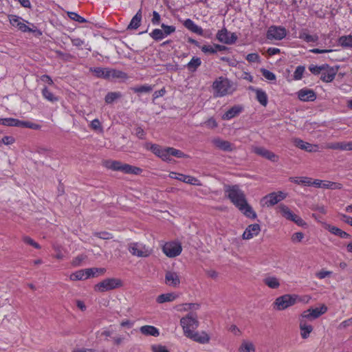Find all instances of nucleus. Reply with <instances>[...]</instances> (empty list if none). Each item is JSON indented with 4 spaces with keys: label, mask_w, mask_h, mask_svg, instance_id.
I'll list each match as a JSON object with an SVG mask.
<instances>
[{
    "label": "nucleus",
    "mask_w": 352,
    "mask_h": 352,
    "mask_svg": "<svg viewBox=\"0 0 352 352\" xmlns=\"http://www.w3.org/2000/svg\"><path fill=\"white\" fill-rule=\"evenodd\" d=\"M17 119L8 118H0V124L10 126H16Z\"/></svg>",
    "instance_id": "nucleus-43"
},
{
    "label": "nucleus",
    "mask_w": 352,
    "mask_h": 352,
    "mask_svg": "<svg viewBox=\"0 0 352 352\" xmlns=\"http://www.w3.org/2000/svg\"><path fill=\"white\" fill-rule=\"evenodd\" d=\"M327 311V307L325 305H322L320 307L310 308L301 314V318L305 319L314 320L319 318L322 314Z\"/></svg>",
    "instance_id": "nucleus-11"
},
{
    "label": "nucleus",
    "mask_w": 352,
    "mask_h": 352,
    "mask_svg": "<svg viewBox=\"0 0 352 352\" xmlns=\"http://www.w3.org/2000/svg\"><path fill=\"white\" fill-rule=\"evenodd\" d=\"M185 336L200 344H207L210 342V336L205 331L199 333L198 331H191Z\"/></svg>",
    "instance_id": "nucleus-16"
},
{
    "label": "nucleus",
    "mask_w": 352,
    "mask_h": 352,
    "mask_svg": "<svg viewBox=\"0 0 352 352\" xmlns=\"http://www.w3.org/2000/svg\"><path fill=\"white\" fill-rule=\"evenodd\" d=\"M261 231V227L258 224L254 223L248 226L243 234V239H250L257 236Z\"/></svg>",
    "instance_id": "nucleus-22"
},
{
    "label": "nucleus",
    "mask_w": 352,
    "mask_h": 352,
    "mask_svg": "<svg viewBox=\"0 0 352 352\" xmlns=\"http://www.w3.org/2000/svg\"><path fill=\"white\" fill-rule=\"evenodd\" d=\"M243 111V107L240 104H236L229 109L222 116L221 118L223 120H229L239 115Z\"/></svg>",
    "instance_id": "nucleus-23"
},
{
    "label": "nucleus",
    "mask_w": 352,
    "mask_h": 352,
    "mask_svg": "<svg viewBox=\"0 0 352 352\" xmlns=\"http://www.w3.org/2000/svg\"><path fill=\"white\" fill-rule=\"evenodd\" d=\"M122 280L118 278H108L100 281L94 286V290L98 292H105L122 287Z\"/></svg>",
    "instance_id": "nucleus-4"
},
{
    "label": "nucleus",
    "mask_w": 352,
    "mask_h": 352,
    "mask_svg": "<svg viewBox=\"0 0 352 352\" xmlns=\"http://www.w3.org/2000/svg\"><path fill=\"white\" fill-rule=\"evenodd\" d=\"M287 30L282 26L272 25L267 32V38L271 41H280L285 37Z\"/></svg>",
    "instance_id": "nucleus-9"
},
{
    "label": "nucleus",
    "mask_w": 352,
    "mask_h": 352,
    "mask_svg": "<svg viewBox=\"0 0 352 352\" xmlns=\"http://www.w3.org/2000/svg\"><path fill=\"white\" fill-rule=\"evenodd\" d=\"M42 95L45 99L51 102H56L58 101V98L51 92L46 87H43L42 89Z\"/></svg>",
    "instance_id": "nucleus-36"
},
{
    "label": "nucleus",
    "mask_w": 352,
    "mask_h": 352,
    "mask_svg": "<svg viewBox=\"0 0 352 352\" xmlns=\"http://www.w3.org/2000/svg\"><path fill=\"white\" fill-rule=\"evenodd\" d=\"M128 250L132 255L138 257H148L152 253L150 248L138 242L130 243L128 245Z\"/></svg>",
    "instance_id": "nucleus-6"
},
{
    "label": "nucleus",
    "mask_w": 352,
    "mask_h": 352,
    "mask_svg": "<svg viewBox=\"0 0 352 352\" xmlns=\"http://www.w3.org/2000/svg\"><path fill=\"white\" fill-rule=\"evenodd\" d=\"M169 151H170V153L171 156H175L178 158H185V157H188L187 155H186L182 151L174 148L173 147H170Z\"/></svg>",
    "instance_id": "nucleus-50"
},
{
    "label": "nucleus",
    "mask_w": 352,
    "mask_h": 352,
    "mask_svg": "<svg viewBox=\"0 0 352 352\" xmlns=\"http://www.w3.org/2000/svg\"><path fill=\"white\" fill-rule=\"evenodd\" d=\"M104 165L109 169L127 174L139 175L142 172V169L138 167L123 164L119 161L107 160L104 162Z\"/></svg>",
    "instance_id": "nucleus-3"
},
{
    "label": "nucleus",
    "mask_w": 352,
    "mask_h": 352,
    "mask_svg": "<svg viewBox=\"0 0 352 352\" xmlns=\"http://www.w3.org/2000/svg\"><path fill=\"white\" fill-rule=\"evenodd\" d=\"M140 331L144 336L157 337L160 335L159 330L154 326L144 325L140 328Z\"/></svg>",
    "instance_id": "nucleus-27"
},
{
    "label": "nucleus",
    "mask_w": 352,
    "mask_h": 352,
    "mask_svg": "<svg viewBox=\"0 0 352 352\" xmlns=\"http://www.w3.org/2000/svg\"><path fill=\"white\" fill-rule=\"evenodd\" d=\"M322 188H327V189H332V190L342 189V184L340 183H338V182L324 181Z\"/></svg>",
    "instance_id": "nucleus-41"
},
{
    "label": "nucleus",
    "mask_w": 352,
    "mask_h": 352,
    "mask_svg": "<svg viewBox=\"0 0 352 352\" xmlns=\"http://www.w3.org/2000/svg\"><path fill=\"white\" fill-rule=\"evenodd\" d=\"M299 328L300 336L302 339L308 338L314 329L313 327L307 322L306 319L301 317L299 319Z\"/></svg>",
    "instance_id": "nucleus-21"
},
{
    "label": "nucleus",
    "mask_w": 352,
    "mask_h": 352,
    "mask_svg": "<svg viewBox=\"0 0 352 352\" xmlns=\"http://www.w3.org/2000/svg\"><path fill=\"white\" fill-rule=\"evenodd\" d=\"M298 37L307 43L316 42L318 39V37L316 34H309L307 30L301 31L299 33Z\"/></svg>",
    "instance_id": "nucleus-32"
},
{
    "label": "nucleus",
    "mask_w": 352,
    "mask_h": 352,
    "mask_svg": "<svg viewBox=\"0 0 352 352\" xmlns=\"http://www.w3.org/2000/svg\"><path fill=\"white\" fill-rule=\"evenodd\" d=\"M153 352H169V351L164 346L153 345L152 346Z\"/></svg>",
    "instance_id": "nucleus-64"
},
{
    "label": "nucleus",
    "mask_w": 352,
    "mask_h": 352,
    "mask_svg": "<svg viewBox=\"0 0 352 352\" xmlns=\"http://www.w3.org/2000/svg\"><path fill=\"white\" fill-rule=\"evenodd\" d=\"M17 127L29 128L34 130L40 129L41 126L36 123L30 122L28 121H22L17 119Z\"/></svg>",
    "instance_id": "nucleus-37"
},
{
    "label": "nucleus",
    "mask_w": 352,
    "mask_h": 352,
    "mask_svg": "<svg viewBox=\"0 0 352 352\" xmlns=\"http://www.w3.org/2000/svg\"><path fill=\"white\" fill-rule=\"evenodd\" d=\"M23 241L24 243H25L26 244H28L30 245H32L33 246L34 248H36V249H40L41 248V246L40 245L36 243V241H34L32 238H30V236H25L23 237Z\"/></svg>",
    "instance_id": "nucleus-53"
},
{
    "label": "nucleus",
    "mask_w": 352,
    "mask_h": 352,
    "mask_svg": "<svg viewBox=\"0 0 352 352\" xmlns=\"http://www.w3.org/2000/svg\"><path fill=\"white\" fill-rule=\"evenodd\" d=\"M16 28L22 32L32 33L35 36H39L42 32L33 23H30V26L27 25L26 23H16Z\"/></svg>",
    "instance_id": "nucleus-25"
},
{
    "label": "nucleus",
    "mask_w": 352,
    "mask_h": 352,
    "mask_svg": "<svg viewBox=\"0 0 352 352\" xmlns=\"http://www.w3.org/2000/svg\"><path fill=\"white\" fill-rule=\"evenodd\" d=\"M332 274V272L331 271H325V270H321L316 274V276L320 278L323 279L326 278L327 276H330Z\"/></svg>",
    "instance_id": "nucleus-63"
},
{
    "label": "nucleus",
    "mask_w": 352,
    "mask_h": 352,
    "mask_svg": "<svg viewBox=\"0 0 352 352\" xmlns=\"http://www.w3.org/2000/svg\"><path fill=\"white\" fill-rule=\"evenodd\" d=\"M326 229H327L331 233L339 236L341 238L346 239L351 237V235L348 233H346L344 231H342L341 229L338 228V227L327 225L326 226Z\"/></svg>",
    "instance_id": "nucleus-28"
},
{
    "label": "nucleus",
    "mask_w": 352,
    "mask_h": 352,
    "mask_svg": "<svg viewBox=\"0 0 352 352\" xmlns=\"http://www.w3.org/2000/svg\"><path fill=\"white\" fill-rule=\"evenodd\" d=\"M164 283L172 287H178L180 285V278L177 272L167 271L165 274Z\"/></svg>",
    "instance_id": "nucleus-18"
},
{
    "label": "nucleus",
    "mask_w": 352,
    "mask_h": 352,
    "mask_svg": "<svg viewBox=\"0 0 352 352\" xmlns=\"http://www.w3.org/2000/svg\"><path fill=\"white\" fill-rule=\"evenodd\" d=\"M285 198L286 194L282 191H278L277 192H274L267 195L263 199L265 201V205L267 206H272Z\"/></svg>",
    "instance_id": "nucleus-12"
},
{
    "label": "nucleus",
    "mask_w": 352,
    "mask_h": 352,
    "mask_svg": "<svg viewBox=\"0 0 352 352\" xmlns=\"http://www.w3.org/2000/svg\"><path fill=\"white\" fill-rule=\"evenodd\" d=\"M214 47V45H204L201 47V50H202V52H204L205 53L214 54V53H216L215 48Z\"/></svg>",
    "instance_id": "nucleus-61"
},
{
    "label": "nucleus",
    "mask_w": 352,
    "mask_h": 352,
    "mask_svg": "<svg viewBox=\"0 0 352 352\" xmlns=\"http://www.w3.org/2000/svg\"><path fill=\"white\" fill-rule=\"evenodd\" d=\"M280 212L285 219L292 221L293 218L295 217V214H294L292 210L285 205L280 204L278 206Z\"/></svg>",
    "instance_id": "nucleus-31"
},
{
    "label": "nucleus",
    "mask_w": 352,
    "mask_h": 352,
    "mask_svg": "<svg viewBox=\"0 0 352 352\" xmlns=\"http://www.w3.org/2000/svg\"><path fill=\"white\" fill-rule=\"evenodd\" d=\"M217 38L220 42L228 45L234 43L237 39L234 33H231L225 28L218 32Z\"/></svg>",
    "instance_id": "nucleus-15"
},
{
    "label": "nucleus",
    "mask_w": 352,
    "mask_h": 352,
    "mask_svg": "<svg viewBox=\"0 0 352 352\" xmlns=\"http://www.w3.org/2000/svg\"><path fill=\"white\" fill-rule=\"evenodd\" d=\"M289 181L296 184H303L305 186H311V179L308 177H290Z\"/></svg>",
    "instance_id": "nucleus-33"
},
{
    "label": "nucleus",
    "mask_w": 352,
    "mask_h": 352,
    "mask_svg": "<svg viewBox=\"0 0 352 352\" xmlns=\"http://www.w3.org/2000/svg\"><path fill=\"white\" fill-rule=\"evenodd\" d=\"M264 283L272 289H277L280 286L279 280L275 276H267L263 280Z\"/></svg>",
    "instance_id": "nucleus-35"
},
{
    "label": "nucleus",
    "mask_w": 352,
    "mask_h": 352,
    "mask_svg": "<svg viewBox=\"0 0 352 352\" xmlns=\"http://www.w3.org/2000/svg\"><path fill=\"white\" fill-rule=\"evenodd\" d=\"M85 272H87V269L76 271V272L71 274L70 279L72 280L87 279L88 277H87V274L85 273Z\"/></svg>",
    "instance_id": "nucleus-39"
},
{
    "label": "nucleus",
    "mask_w": 352,
    "mask_h": 352,
    "mask_svg": "<svg viewBox=\"0 0 352 352\" xmlns=\"http://www.w3.org/2000/svg\"><path fill=\"white\" fill-rule=\"evenodd\" d=\"M170 147H165L163 148L162 154L159 157L162 158L165 162H170L171 160L170 151H169Z\"/></svg>",
    "instance_id": "nucleus-51"
},
{
    "label": "nucleus",
    "mask_w": 352,
    "mask_h": 352,
    "mask_svg": "<svg viewBox=\"0 0 352 352\" xmlns=\"http://www.w3.org/2000/svg\"><path fill=\"white\" fill-rule=\"evenodd\" d=\"M246 60L250 63H257L260 60V57L256 53L249 54L246 56Z\"/></svg>",
    "instance_id": "nucleus-55"
},
{
    "label": "nucleus",
    "mask_w": 352,
    "mask_h": 352,
    "mask_svg": "<svg viewBox=\"0 0 352 352\" xmlns=\"http://www.w3.org/2000/svg\"><path fill=\"white\" fill-rule=\"evenodd\" d=\"M338 71V67H330L327 65V68L322 71L320 79L325 82H330L333 80Z\"/></svg>",
    "instance_id": "nucleus-19"
},
{
    "label": "nucleus",
    "mask_w": 352,
    "mask_h": 352,
    "mask_svg": "<svg viewBox=\"0 0 352 352\" xmlns=\"http://www.w3.org/2000/svg\"><path fill=\"white\" fill-rule=\"evenodd\" d=\"M298 98L303 102H312L316 99V94L312 89H301L298 91Z\"/></svg>",
    "instance_id": "nucleus-20"
},
{
    "label": "nucleus",
    "mask_w": 352,
    "mask_h": 352,
    "mask_svg": "<svg viewBox=\"0 0 352 352\" xmlns=\"http://www.w3.org/2000/svg\"><path fill=\"white\" fill-rule=\"evenodd\" d=\"M122 96L120 92H109L106 95L104 100L107 104H111L116 100L120 98Z\"/></svg>",
    "instance_id": "nucleus-40"
},
{
    "label": "nucleus",
    "mask_w": 352,
    "mask_h": 352,
    "mask_svg": "<svg viewBox=\"0 0 352 352\" xmlns=\"http://www.w3.org/2000/svg\"><path fill=\"white\" fill-rule=\"evenodd\" d=\"M213 95L215 98H221L232 95L236 90V85L223 76L218 77L212 83Z\"/></svg>",
    "instance_id": "nucleus-2"
},
{
    "label": "nucleus",
    "mask_w": 352,
    "mask_h": 352,
    "mask_svg": "<svg viewBox=\"0 0 352 352\" xmlns=\"http://www.w3.org/2000/svg\"><path fill=\"white\" fill-rule=\"evenodd\" d=\"M340 45L346 47H352V36H344L339 38Z\"/></svg>",
    "instance_id": "nucleus-42"
},
{
    "label": "nucleus",
    "mask_w": 352,
    "mask_h": 352,
    "mask_svg": "<svg viewBox=\"0 0 352 352\" xmlns=\"http://www.w3.org/2000/svg\"><path fill=\"white\" fill-rule=\"evenodd\" d=\"M67 15L69 20L74 21L75 22H88L87 19L80 16L76 12H68Z\"/></svg>",
    "instance_id": "nucleus-46"
},
{
    "label": "nucleus",
    "mask_w": 352,
    "mask_h": 352,
    "mask_svg": "<svg viewBox=\"0 0 352 352\" xmlns=\"http://www.w3.org/2000/svg\"><path fill=\"white\" fill-rule=\"evenodd\" d=\"M253 151L258 155H260L271 162H276L278 160V156L273 152L261 146H256L253 148Z\"/></svg>",
    "instance_id": "nucleus-17"
},
{
    "label": "nucleus",
    "mask_w": 352,
    "mask_h": 352,
    "mask_svg": "<svg viewBox=\"0 0 352 352\" xmlns=\"http://www.w3.org/2000/svg\"><path fill=\"white\" fill-rule=\"evenodd\" d=\"M256 99L259 103L265 107L267 104V96L266 93L261 89H256Z\"/></svg>",
    "instance_id": "nucleus-38"
},
{
    "label": "nucleus",
    "mask_w": 352,
    "mask_h": 352,
    "mask_svg": "<svg viewBox=\"0 0 352 352\" xmlns=\"http://www.w3.org/2000/svg\"><path fill=\"white\" fill-rule=\"evenodd\" d=\"M201 63L199 58L193 57L191 60L188 63V67L190 69L195 70Z\"/></svg>",
    "instance_id": "nucleus-49"
},
{
    "label": "nucleus",
    "mask_w": 352,
    "mask_h": 352,
    "mask_svg": "<svg viewBox=\"0 0 352 352\" xmlns=\"http://www.w3.org/2000/svg\"><path fill=\"white\" fill-rule=\"evenodd\" d=\"M261 72L262 75L267 80H276V75L273 72H270V71H269V70H267L266 69H261Z\"/></svg>",
    "instance_id": "nucleus-52"
},
{
    "label": "nucleus",
    "mask_w": 352,
    "mask_h": 352,
    "mask_svg": "<svg viewBox=\"0 0 352 352\" xmlns=\"http://www.w3.org/2000/svg\"><path fill=\"white\" fill-rule=\"evenodd\" d=\"M204 124L209 129H214L217 127V122L213 118H209L204 122Z\"/></svg>",
    "instance_id": "nucleus-58"
},
{
    "label": "nucleus",
    "mask_w": 352,
    "mask_h": 352,
    "mask_svg": "<svg viewBox=\"0 0 352 352\" xmlns=\"http://www.w3.org/2000/svg\"><path fill=\"white\" fill-rule=\"evenodd\" d=\"M184 336L198 328L199 322L196 314L190 313L180 319Z\"/></svg>",
    "instance_id": "nucleus-5"
},
{
    "label": "nucleus",
    "mask_w": 352,
    "mask_h": 352,
    "mask_svg": "<svg viewBox=\"0 0 352 352\" xmlns=\"http://www.w3.org/2000/svg\"><path fill=\"white\" fill-rule=\"evenodd\" d=\"M98 77H102L104 78H120L122 76V72L116 69H109L107 68L96 67L94 69Z\"/></svg>",
    "instance_id": "nucleus-13"
},
{
    "label": "nucleus",
    "mask_w": 352,
    "mask_h": 352,
    "mask_svg": "<svg viewBox=\"0 0 352 352\" xmlns=\"http://www.w3.org/2000/svg\"><path fill=\"white\" fill-rule=\"evenodd\" d=\"M95 236L102 239H110L113 238V235L111 233L107 232H100L95 233Z\"/></svg>",
    "instance_id": "nucleus-57"
},
{
    "label": "nucleus",
    "mask_w": 352,
    "mask_h": 352,
    "mask_svg": "<svg viewBox=\"0 0 352 352\" xmlns=\"http://www.w3.org/2000/svg\"><path fill=\"white\" fill-rule=\"evenodd\" d=\"M185 26L192 32H195L197 34L201 35L203 33V30L201 28L196 25L195 23H184Z\"/></svg>",
    "instance_id": "nucleus-47"
},
{
    "label": "nucleus",
    "mask_w": 352,
    "mask_h": 352,
    "mask_svg": "<svg viewBox=\"0 0 352 352\" xmlns=\"http://www.w3.org/2000/svg\"><path fill=\"white\" fill-rule=\"evenodd\" d=\"M340 220L352 226V217L342 213L338 214Z\"/></svg>",
    "instance_id": "nucleus-60"
},
{
    "label": "nucleus",
    "mask_w": 352,
    "mask_h": 352,
    "mask_svg": "<svg viewBox=\"0 0 352 352\" xmlns=\"http://www.w3.org/2000/svg\"><path fill=\"white\" fill-rule=\"evenodd\" d=\"M213 144L218 148L224 151H232V144L226 140H221L220 138H216L212 141Z\"/></svg>",
    "instance_id": "nucleus-26"
},
{
    "label": "nucleus",
    "mask_w": 352,
    "mask_h": 352,
    "mask_svg": "<svg viewBox=\"0 0 352 352\" xmlns=\"http://www.w3.org/2000/svg\"><path fill=\"white\" fill-rule=\"evenodd\" d=\"M106 272L105 268H97V267H92V268H87V272L85 273L87 274V277H95L98 276V275L104 274Z\"/></svg>",
    "instance_id": "nucleus-34"
},
{
    "label": "nucleus",
    "mask_w": 352,
    "mask_h": 352,
    "mask_svg": "<svg viewBox=\"0 0 352 352\" xmlns=\"http://www.w3.org/2000/svg\"><path fill=\"white\" fill-rule=\"evenodd\" d=\"M294 142L296 146L307 152H316L318 151V145L309 144L300 139L296 138Z\"/></svg>",
    "instance_id": "nucleus-24"
},
{
    "label": "nucleus",
    "mask_w": 352,
    "mask_h": 352,
    "mask_svg": "<svg viewBox=\"0 0 352 352\" xmlns=\"http://www.w3.org/2000/svg\"><path fill=\"white\" fill-rule=\"evenodd\" d=\"M224 190L232 203H233V204L236 206L244 215L251 219H255L256 217V212L248 204L245 194L239 188V186L226 185L224 187Z\"/></svg>",
    "instance_id": "nucleus-1"
},
{
    "label": "nucleus",
    "mask_w": 352,
    "mask_h": 352,
    "mask_svg": "<svg viewBox=\"0 0 352 352\" xmlns=\"http://www.w3.org/2000/svg\"><path fill=\"white\" fill-rule=\"evenodd\" d=\"M177 296L174 293L162 294L157 296L156 301L158 303H164L166 302H172L176 299Z\"/></svg>",
    "instance_id": "nucleus-30"
},
{
    "label": "nucleus",
    "mask_w": 352,
    "mask_h": 352,
    "mask_svg": "<svg viewBox=\"0 0 352 352\" xmlns=\"http://www.w3.org/2000/svg\"><path fill=\"white\" fill-rule=\"evenodd\" d=\"M305 71V67L304 66H298L294 73V79L295 80H299L302 79Z\"/></svg>",
    "instance_id": "nucleus-48"
},
{
    "label": "nucleus",
    "mask_w": 352,
    "mask_h": 352,
    "mask_svg": "<svg viewBox=\"0 0 352 352\" xmlns=\"http://www.w3.org/2000/svg\"><path fill=\"white\" fill-rule=\"evenodd\" d=\"M162 250L168 257L173 258L181 254L182 248L179 243L168 242L164 245Z\"/></svg>",
    "instance_id": "nucleus-10"
},
{
    "label": "nucleus",
    "mask_w": 352,
    "mask_h": 352,
    "mask_svg": "<svg viewBox=\"0 0 352 352\" xmlns=\"http://www.w3.org/2000/svg\"><path fill=\"white\" fill-rule=\"evenodd\" d=\"M304 238V234L301 232H295L292 236V241L294 243H298Z\"/></svg>",
    "instance_id": "nucleus-56"
},
{
    "label": "nucleus",
    "mask_w": 352,
    "mask_h": 352,
    "mask_svg": "<svg viewBox=\"0 0 352 352\" xmlns=\"http://www.w3.org/2000/svg\"><path fill=\"white\" fill-rule=\"evenodd\" d=\"M175 31V27L173 25H166L162 23L160 28H155L149 33L150 36L155 41H159L173 33Z\"/></svg>",
    "instance_id": "nucleus-7"
},
{
    "label": "nucleus",
    "mask_w": 352,
    "mask_h": 352,
    "mask_svg": "<svg viewBox=\"0 0 352 352\" xmlns=\"http://www.w3.org/2000/svg\"><path fill=\"white\" fill-rule=\"evenodd\" d=\"M162 147L157 144H151L150 146V150L157 156L160 157L163 151Z\"/></svg>",
    "instance_id": "nucleus-54"
},
{
    "label": "nucleus",
    "mask_w": 352,
    "mask_h": 352,
    "mask_svg": "<svg viewBox=\"0 0 352 352\" xmlns=\"http://www.w3.org/2000/svg\"><path fill=\"white\" fill-rule=\"evenodd\" d=\"M132 90L135 93H148L153 90V87L148 85L133 87Z\"/></svg>",
    "instance_id": "nucleus-44"
},
{
    "label": "nucleus",
    "mask_w": 352,
    "mask_h": 352,
    "mask_svg": "<svg viewBox=\"0 0 352 352\" xmlns=\"http://www.w3.org/2000/svg\"><path fill=\"white\" fill-rule=\"evenodd\" d=\"M169 177L172 179H177L186 184H189L195 186H201L200 181L190 175H186L181 173H177L175 172H170Z\"/></svg>",
    "instance_id": "nucleus-14"
},
{
    "label": "nucleus",
    "mask_w": 352,
    "mask_h": 352,
    "mask_svg": "<svg viewBox=\"0 0 352 352\" xmlns=\"http://www.w3.org/2000/svg\"><path fill=\"white\" fill-rule=\"evenodd\" d=\"M352 324V318L342 322L338 327L339 329H344Z\"/></svg>",
    "instance_id": "nucleus-62"
},
{
    "label": "nucleus",
    "mask_w": 352,
    "mask_h": 352,
    "mask_svg": "<svg viewBox=\"0 0 352 352\" xmlns=\"http://www.w3.org/2000/svg\"><path fill=\"white\" fill-rule=\"evenodd\" d=\"M85 258L84 255H79L74 258L72 262V264L74 267L80 265L81 262Z\"/></svg>",
    "instance_id": "nucleus-59"
},
{
    "label": "nucleus",
    "mask_w": 352,
    "mask_h": 352,
    "mask_svg": "<svg viewBox=\"0 0 352 352\" xmlns=\"http://www.w3.org/2000/svg\"><path fill=\"white\" fill-rule=\"evenodd\" d=\"M325 68H327V64H324L320 66L311 65L309 67V71L315 75L320 74L322 70H324Z\"/></svg>",
    "instance_id": "nucleus-45"
},
{
    "label": "nucleus",
    "mask_w": 352,
    "mask_h": 352,
    "mask_svg": "<svg viewBox=\"0 0 352 352\" xmlns=\"http://www.w3.org/2000/svg\"><path fill=\"white\" fill-rule=\"evenodd\" d=\"M239 352H256V348L254 344L248 340H243L239 349Z\"/></svg>",
    "instance_id": "nucleus-29"
},
{
    "label": "nucleus",
    "mask_w": 352,
    "mask_h": 352,
    "mask_svg": "<svg viewBox=\"0 0 352 352\" xmlns=\"http://www.w3.org/2000/svg\"><path fill=\"white\" fill-rule=\"evenodd\" d=\"M296 299L297 296L296 295L285 294L278 297L274 305L277 310H284L294 305L296 302Z\"/></svg>",
    "instance_id": "nucleus-8"
}]
</instances>
